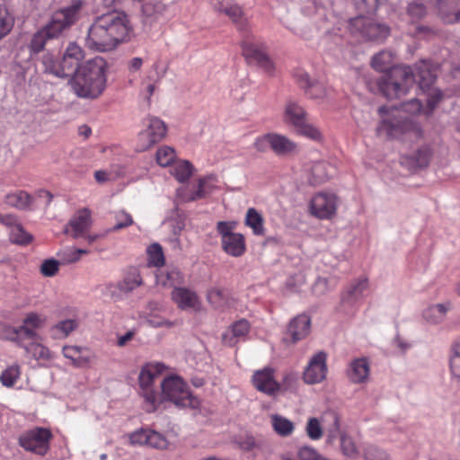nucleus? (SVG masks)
<instances>
[{
  "mask_svg": "<svg viewBox=\"0 0 460 460\" xmlns=\"http://www.w3.org/2000/svg\"><path fill=\"white\" fill-rule=\"evenodd\" d=\"M129 22L122 12H111L95 18L88 30L86 44L101 52L113 49L129 32Z\"/></svg>",
  "mask_w": 460,
  "mask_h": 460,
  "instance_id": "obj_1",
  "label": "nucleus"
},
{
  "mask_svg": "<svg viewBox=\"0 0 460 460\" xmlns=\"http://www.w3.org/2000/svg\"><path fill=\"white\" fill-rule=\"evenodd\" d=\"M107 62L95 57L84 63L72 77L71 87L80 98L96 99L106 88Z\"/></svg>",
  "mask_w": 460,
  "mask_h": 460,
  "instance_id": "obj_2",
  "label": "nucleus"
},
{
  "mask_svg": "<svg viewBox=\"0 0 460 460\" xmlns=\"http://www.w3.org/2000/svg\"><path fill=\"white\" fill-rule=\"evenodd\" d=\"M412 85V70L407 66L392 67L377 81L379 91L388 99H397L405 95Z\"/></svg>",
  "mask_w": 460,
  "mask_h": 460,
  "instance_id": "obj_3",
  "label": "nucleus"
},
{
  "mask_svg": "<svg viewBox=\"0 0 460 460\" xmlns=\"http://www.w3.org/2000/svg\"><path fill=\"white\" fill-rule=\"evenodd\" d=\"M162 398L164 401L172 402L179 408L196 409L199 401L193 396L182 378L178 376H170L161 383Z\"/></svg>",
  "mask_w": 460,
  "mask_h": 460,
  "instance_id": "obj_4",
  "label": "nucleus"
},
{
  "mask_svg": "<svg viewBox=\"0 0 460 460\" xmlns=\"http://www.w3.org/2000/svg\"><path fill=\"white\" fill-rule=\"evenodd\" d=\"M53 438L51 430L44 427H33L24 430L18 438V445L25 451L44 456L50 449Z\"/></svg>",
  "mask_w": 460,
  "mask_h": 460,
  "instance_id": "obj_5",
  "label": "nucleus"
},
{
  "mask_svg": "<svg viewBox=\"0 0 460 460\" xmlns=\"http://www.w3.org/2000/svg\"><path fill=\"white\" fill-rule=\"evenodd\" d=\"M284 121L292 125L300 135L315 141L322 139L320 130L307 121L305 111L295 101L289 100L287 102L284 111Z\"/></svg>",
  "mask_w": 460,
  "mask_h": 460,
  "instance_id": "obj_6",
  "label": "nucleus"
},
{
  "mask_svg": "<svg viewBox=\"0 0 460 460\" xmlns=\"http://www.w3.org/2000/svg\"><path fill=\"white\" fill-rule=\"evenodd\" d=\"M83 7L82 0H73L67 7L55 12L51 21L42 29L49 39L58 38L79 18Z\"/></svg>",
  "mask_w": 460,
  "mask_h": 460,
  "instance_id": "obj_7",
  "label": "nucleus"
},
{
  "mask_svg": "<svg viewBox=\"0 0 460 460\" xmlns=\"http://www.w3.org/2000/svg\"><path fill=\"white\" fill-rule=\"evenodd\" d=\"M350 31L369 41H383L390 34L388 25L364 15L350 20Z\"/></svg>",
  "mask_w": 460,
  "mask_h": 460,
  "instance_id": "obj_8",
  "label": "nucleus"
},
{
  "mask_svg": "<svg viewBox=\"0 0 460 460\" xmlns=\"http://www.w3.org/2000/svg\"><path fill=\"white\" fill-rule=\"evenodd\" d=\"M165 366L162 363L147 364L140 371L138 376L142 396L146 402V411L154 412L157 409L156 394L152 389L155 378L163 373Z\"/></svg>",
  "mask_w": 460,
  "mask_h": 460,
  "instance_id": "obj_9",
  "label": "nucleus"
},
{
  "mask_svg": "<svg viewBox=\"0 0 460 460\" xmlns=\"http://www.w3.org/2000/svg\"><path fill=\"white\" fill-rule=\"evenodd\" d=\"M242 53L249 64L256 65L264 72L271 74L274 65L267 54L263 43L255 40L253 36H247L242 42Z\"/></svg>",
  "mask_w": 460,
  "mask_h": 460,
  "instance_id": "obj_10",
  "label": "nucleus"
},
{
  "mask_svg": "<svg viewBox=\"0 0 460 460\" xmlns=\"http://www.w3.org/2000/svg\"><path fill=\"white\" fill-rule=\"evenodd\" d=\"M380 129L385 131L386 134L392 137L409 135L412 138L419 139L423 136V130L420 125L407 118L384 119L380 126Z\"/></svg>",
  "mask_w": 460,
  "mask_h": 460,
  "instance_id": "obj_11",
  "label": "nucleus"
},
{
  "mask_svg": "<svg viewBox=\"0 0 460 460\" xmlns=\"http://www.w3.org/2000/svg\"><path fill=\"white\" fill-rule=\"evenodd\" d=\"M146 128L139 134L142 142L141 150H146L161 141L166 134V126L156 117H148L144 120Z\"/></svg>",
  "mask_w": 460,
  "mask_h": 460,
  "instance_id": "obj_12",
  "label": "nucleus"
},
{
  "mask_svg": "<svg viewBox=\"0 0 460 460\" xmlns=\"http://www.w3.org/2000/svg\"><path fill=\"white\" fill-rule=\"evenodd\" d=\"M84 58L82 49L75 43H71L59 61L61 78L75 76L80 68V62Z\"/></svg>",
  "mask_w": 460,
  "mask_h": 460,
  "instance_id": "obj_13",
  "label": "nucleus"
},
{
  "mask_svg": "<svg viewBox=\"0 0 460 460\" xmlns=\"http://www.w3.org/2000/svg\"><path fill=\"white\" fill-rule=\"evenodd\" d=\"M327 373L326 354L323 351L315 354L309 361L304 371V380L306 384H317L325 379Z\"/></svg>",
  "mask_w": 460,
  "mask_h": 460,
  "instance_id": "obj_14",
  "label": "nucleus"
},
{
  "mask_svg": "<svg viewBox=\"0 0 460 460\" xmlns=\"http://www.w3.org/2000/svg\"><path fill=\"white\" fill-rule=\"evenodd\" d=\"M91 225V212L89 209L84 208L77 211L69 220L64 233L70 234L73 238L78 239L85 236V233L90 229Z\"/></svg>",
  "mask_w": 460,
  "mask_h": 460,
  "instance_id": "obj_15",
  "label": "nucleus"
},
{
  "mask_svg": "<svg viewBox=\"0 0 460 460\" xmlns=\"http://www.w3.org/2000/svg\"><path fill=\"white\" fill-rule=\"evenodd\" d=\"M413 84L416 82L420 88L426 92L429 89L437 79L435 67L428 61L421 60L414 65L412 69Z\"/></svg>",
  "mask_w": 460,
  "mask_h": 460,
  "instance_id": "obj_16",
  "label": "nucleus"
},
{
  "mask_svg": "<svg viewBox=\"0 0 460 460\" xmlns=\"http://www.w3.org/2000/svg\"><path fill=\"white\" fill-rule=\"evenodd\" d=\"M252 384L255 388L268 395H275L280 389V385L274 379L273 369L265 367L253 374Z\"/></svg>",
  "mask_w": 460,
  "mask_h": 460,
  "instance_id": "obj_17",
  "label": "nucleus"
},
{
  "mask_svg": "<svg viewBox=\"0 0 460 460\" xmlns=\"http://www.w3.org/2000/svg\"><path fill=\"white\" fill-rule=\"evenodd\" d=\"M311 211L319 218H329L336 211L335 197L324 193L315 195L311 201Z\"/></svg>",
  "mask_w": 460,
  "mask_h": 460,
  "instance_id": "obj_18",
  "label": "nucleus"
},
{
  "mask_svg": "<svg viewBox=\"0 0 460 460\" xmlns=\"http://www.w3.org/2000/svg\"><path fill=\"white\" fill-rule=\"evenodd\" d=\"M63 355L72 361L76 367H88L94 358L93 352L86 347L76 345H66L63 347Z\"/></svg>",
  "mask_w": 460,
  "mask_h": 460,
  "instance_id": "obj_19",
  "label": "nucleus"
},
{
  "mask_svg": "<svg viewBox=\"0 0 460 460\" xmlns=\"http://www.w3.org/2000/svg\"><path fill=\"white\" fill-rule=\"evenodd\" d=\"M167 5L162 2H147L142 6V22L151 28L155 22L164 18Z\"/></svg>",
  "mask_w": 460,
  "mask_h": 460,
  "instance_id": "obj_20",
  "label": "nucleus"
},
{
  "mask_svg": "<svg viewBox=\"0 0 460 460\" xmlns=\"http://www.w3.org/2000/svg\"><path fill=\"white\" fill-rule=\"evenodd\" d=\"M311 319L308 315L302 314L294 317L288 326V334L290 335L293 342L305 338L310 332Z\"/></svg>",
  "mask_w": 460,
  "mask_h": 460,
  "instance_id": "obj_21",
  "label": "nucleus"
},
{
  "mask_svg": "<svg viewBox=\"0 0 460 460\" xmlns=\"http://www.w3.org/2000/svg\"><path fill=\"white\" fill-rule=\"evenodd\" d=\"M271 150L278 155L287 156L296 154L299 148L287 137L271 133Z\"/></svg>",
  "mask_w": 460,
  "mask_h": 460,
  "instance_id": "obj_22",
  "label": "nucleus"
},
{
  "mask_svg": "<svg viewBox=\"0 0 460 460\" xmlns=\"http://www.w3.org/2000/svg\"><path fill=\"white\" fill-rule=\"evenodd\" d=\"M438 7L445 22H460V0H438Z\"/></svg>",
  "mask_w": 460,
  "mask_h": 460,
  "instance_id": "obj_23",
  "label": "nucleus"
},
{
  "mask_svg": "<svg viewBox=\"0 0 460 460\" xmlns=\"http://www.w3.org/2000/svg\"><path fill=\"white\" fill-rule=\"evenodd\" d=\"M223 251L233 257L242 256L246 250L244 236L237 233L221 241Z\"/></svg>",
  "mask_w": 460,
  "mask_h": 460,
  "instance_id": "obj_24",
  "label": "nucleus"
},
{
  "mask_svg": "<svg viewBox=\"0 0 460 460\" xmlns=\"http://www.w3.org/2000/svg\"><path fill=\"white\" fill-rule=\"evenodd\" d=\"M369 375V364L366 358H357L351 361L348 376L352 383H364Z\"/></svg>",
  "mask_w": 460,
  "mask_h": 460,
  "instance_id": "obj_25",
  "label": "nucleus"
},
{
  "mask_svg": "<svg viewBox=\"0 0 460 460\" xmlns=\"http://www.w3.org/2000/svg\"><path fill=\"white\" fill-rule=\"evenodd\" d=\"M250 332V323L245 319H241L232 324L231 329L223 334V342L227 346H234L237 338H243Z\"/></svg>",
  "mask_w": 460,
  "mask_h": 460,
  "instance_id": "obj_26",
  "label": "nucleus"
},
{
  "mask_svg": "<svg viewBox=\"0 0 460 460\" xmlns=\"http://www.w3.org/2000/svg\"><path fill=\"white\" fill-rule=\"evenodd\" d=\"M172 298L181 309L193 308L199 302L197 295L185 288H175Z\"/></svg>",
  "mask_w": 460,
  "mask_h": 460,
  "instance_id": "obj_27",
  "label": "nucleus"
},
{
  "mask_svg": "<svg viewBox=\"0 0 460 460\" xmlns=\"http://www.w3.org/2000/svg\"><path fill=\"white\" fill-rule=\"evenodd\" d=\"M336 173V168L326 161H319L312 167V175L316 184L324 182Z\"/></svg>",
  "mask_w": 460,
  "mask_h": 460,
  "instance_id": "obj_28",
  "label": "nucleus"
},
{
  "mask_svg": "<svg viewBox=\"0 0 460 460\" xmlns=\"http://www.w3.org/2000/svg\"><path fill=\"white\" fill-rule=\"evenodd\" d=\"M429 153L427 148L418 149L413 155H403L401 164L409 169L423 168L429 164Z\"/></svg>",
  "mask_w": 460,
  "mask_h": 460,
  "instance_id": "obj_29",
  "label": "nucleus"
},
{
  "mask_svg": "<svg viewBox=\"0 0 460 460\" xmlns=\"http://www.w3.org/2000/svg\"><path fill=\"white\" fill-rule=\"evenodd\" d=\"M367 279H363L351 284L343 293L341 301L349 305L357 302L363 296L364 292L367 289Z\"/></svg>",
  "mask_w": 460,
  "mask_h": 460,
  "instance_id": "obj_30",
  "label": "nucleus"
},
{
  "mask_svg": "<svg viewBox=\"0 0 460 460\" xmlns=\"http://www.w3.org/2000/svg\"><path fill=\"white\" fill-rule=\"evenodd\" d=\"M299 83L301 87L305 89L306 93L312 99H323L327 95L326 87L321 83H311L307 74L300 75Z\"/></svg>",
  "mask_w": 460,
  "mask_h": 460,
  "instance_id": "obj_31",
  "label": "nucleus"
},
{
  "mask_svg": "<svg viewBox=\"0 0 460 460\" xmlns=\"http://www.w3.org/2000/svg\"><path fill=\"white\" fill-rule=\"evenodd\" d=\"M143 284L142 278L137 270H130L117 287L123 293H129Z\"/></svg>",
  "mask_w": 460,
  "mask_h": 460,
  "instance_id": "obj_32",
  "label": "nucleus"
},
{
  "mask_svg": "<svg viewBox=\"0 0 460 460\" xmlns=\"http://www.w3.org/2000/svg\"><path fill=\"white\" fill-rule=\"evenodd\" d=\"M270 418L272 428L278 435L288 437L293 433L295 426L291 420L279 414H273Z\"/></svg>",
  "mask_w": 460,
  "mask_h": 460,
  "instance_id": "obj_33",
  "label": "nucleus"
},
{
  "mask_svg": "<svg viewBox=\"0 0 460 460\" xmlns=\"http://www.w3.org/2000/svg\"><path fill=\"white\" fill-rule=\"evenodd\" d=\"M449 368L451 375L455 378L460 379V337L450 345Z\"/></svg>",
  "mask_w": 460,
  "mask_h": 460,
  "instance_id": "obj_34",
  "label": "nucleus"
},
{
  "mask_svg": "<svg viewBox=\"0 0 460 460\" xmlns=\"http://www.w3.org/2000/svg\"><path fill=\"white\" fill-rule=\"evenodd\" d=\"M32 198L26 191L19 190L14 193L8 194L5 197V202L12 207L19 209H26L31 204Z\"/></svg>",
  "mask_w": 460,
  "mask_h": 460,
  "instance_id": "obj_35",
  "label": "nucleus"
},
{
  "mask_svg": "<svg viewBox=\"0 0 460 460\" xmlns=\"http://www.w3.org/2000/svg\"><path fill=\"white\" fill-rule=\"evenodd\" d=\"M245 225L252 229L254 234H264L263 217L255 208H251L247 210Z\"/></svg>",
  "mask_w": 460,
  "mask_h": 460,
  "instance_id": "obj_36",
  "label": "nucleus"
},
{
  "mask_svg": "<svg viewBox=\"0 0 460 460\" xmlns=\"http://www.w3.org/2000/svg\"><path fill=\"white\" fill-rule=\"evenodd\" d=\"M447 308L443 304H437L427 308L423 313L425 320L432 324H438L445 319Z\"/></svg>",
  "mask_w": 460,
  "mask_h": 460,
  "instance_id": "obj_37",
  "label": "nucleus"
},
{
  "mask_svg": "<svg viewBox=\"0 0 460 460\" xmlns=\"http://www.w3.org/2000/svg\"><path fill=\"white\" fill-rule=\"evenodd\" d=\"M192 170V164L189 161L184 160L172 166V173L180 182H184L190 177Z\"/></svg>",
  "mask_w": 460,
  "mask_h": 460,
  "instance_id": "obj_38",
  "label": "nucleus"
},
{
  "mask_svg": "<svg viewBox=\"0 0 460 460\" xmlns=\"http://www.w3.org/2000/svg\"><path fill=\"white\" fill-rule=\"evenodd\" d=\"M32 235L27 233L21 224L15 225L10 232V239L13 243L26 245L32 241Z\"/></svg>",
  "mask_w": 460,
  "mask_h": 460,
  "instance_id": "obj_39",
  "label": "nucleus"
},
{
  "mask_svg": "<svg viewBox=\"0 0 460 460\" xmlns=\"http://www.w3.org/2000/svg\"><path fill=\"white\" fill-rule=\"evenodd\" d=\"M14 20L4 6L0 5V40L10 33Z\"/></svg>",
  "mask_w": 460,
  "mask_h": 460,
  "instance_id": "obj_40",
  "label": "nucleus"
},
{
  "mask_svg": "<svg viewBox=\"0 0 460 460\" xmlns=\"http://www.w3.org/2000/svg\"><path fill=\"white\" fill-rule=\"evenodd\" d=\"M20 376V367L15 364L5 370H4L0 376V381L4 386L12 387L14 385L16 380Z\"/></svg>",
  "mask_w": 460,
  "mask_h": 460,
  "instance_id": "obj_41",
  "label": "nucleus"
},
{
  "mask_svg": "<svg viewBox=\"0 0 460 460\" xmlns=\"http://www.w3.org/2000/svg\"><path fill=\"white\" fill-rule=\"evenodd\" d=\"M149 264L155 267H161L164 264V256L162 246L159 243H153L147 249Z\"/></svg>",
  "mask_w": 460,
  "mask_h": 460,
  "instance_id": "obj_42",
  "label": "nucleus"
},
{
  "mask_svg": "<svg viewBox=\"0 0 460 460\" xmlns=\"http://www.w3.org/2000/svg\"><path fill=\"white\" fill-rule=\"evenodd\" d=\"M16 331L18 332L17 333L18 339L16 340V344L20 347H25V345H24L25 341H27V340L34 341L38 338V334H37L36 331L32 330V328H31L23 323L21 326L16 327Z\"/></svg>",
  "mask_w": 460,
  "mask_h": 460,
  "instance_id": "obj_43",
  "label": "nucleus"
},
{
  "mask_svg": "<svg viewBox=\"0 0 460 460\" xmlns=\"http://www.w3.org/2000/svg\"><path fill=\"white\" fill-rule=\"evenodd\" d=\"M238 444L240 448L245 451L262 449L265 446V442L262 438H256L253 436L241 438Z\"/></svg>",
  "mask_w": 460,
  "mask_h": 460,
  "instance_id": "obj_44",
  "label": "nucleus"
},
{
  "mask_svg": "<svg viewBox=\"0 0 460 460\" xmlns=\"http://www.w3.org/2000/svg\"><path fill=\"white\" fill-rule=\"evenodd\" d=\"M391 57L387 52H379L376 54L371 60L372 66L380 72L390 70Z\"/></svg>",
  "mask_w": 460,
  "mask_h": 460,
  "instance_id": "obj_45",
  "label": "nucleus"
},
{
  "mask_svg": "<svg viewBox=\"0 0 460 460\" xmlns=\"http://www.w3.org/2000/svg\"><path fill=\"white\" fill-rule=\"evenodd\" d=\"M307 436L312 440H318L323 437V431L317 418H310L305 426Z\"/></svg>",
  "mask_w": 460,
  "mask_h": 460,
  "instance_id": "obj_46",
  "label": "nucleus"
},
{
  "mask_svg": "<svg viewBox=\"0 0 460 460\" xmlns=\"http://www.w3.org/2000/svg\"><path fill=\"white\" fill-rule=\"evenodd\" d=\"M115 219L117 220V224L111 228H109L111 232L119 231L134 224L132 217L125 210L116 212Z\"/></svg>",
  "mask_w": 460,
  "mask_h": 460,
  "instance_id": "obj_47",
  "label": "nucleus"
},
{
  "mask_svg": "<svg viewBox=\"0 0 460 460\" xmlns=\"http://www.w3.org/2000/svg\"><path fill=\"white\" fill-rule=\"evenodd\" d=\"M174 158V150L169 146L161 147L156 152L157 164L163 167L170 165Z\"/></svg>",
  "mask_w": 460,
  "mask_h": 460,
  "instance_id": "obj_48",
  "label": "nucleus"
},
{
  "mask_svg": "<svg viewBox=\"0 0 460 460\" xmlns=\"http://www.w3.org/2000/svg\"><path fill=\"white\" fill-rule=\"evenodd\" d=\"M42 65L45 73L52 74L61 78L59 62L57 63L51 54L47 53L42 56Z\"/></svg>",
  "mask_w": 460,
  "mask_h": 460,
  "instance_id": "obj_49",
  "label": "nucleus"
},
{
  "mask_svg": "<svg viewBox=\"0 0 460 460\" xmlns=\"http://www.w3.org/2000/svg\"><path fill=\"white\" fill-rule=\"evenodd\" d=\"M212 179V176H208L199 180L198 189L189 197L185 198L186 201H194L197 199H204L209 194V190H207L206 187L208 181Z\"/></svg>",
  "mask_w": 460,
  "mask_h": 460,
  "instance_id": "obj_50",
  "label": "nucleus"
},
{
  "mask_svg": "<svg viewBox=\"0 0 460 460\" xmlns=\"http://www.w3.org/2000/svg\"><path fill=\"white\" fill-rule=\"evenodd\" d=\"M236 227V223L234 221H218L217 223L216 229L218 234L221 236V241L228 238L232 235H234L236 233L234 232Z\"/></svg>",
  "mask_w": 460,
  "mask_h": 460,
  "instance_id": "obj_51",
  "label": "nucleus"
},
{
  "mask_svg": "<svg viewBox=\"0 0 460 460\" xmlns=\"http://www.w3.org/2000/svg\"><path fill=\"white\" fill-rule=\"evenodd\" d=\"M428 91V100L427 105L429 107V111L426 112L428 116H429L438 102L443 98V93L438 88H433L432 86L429 89H426Z\"/></svg>",
  "mask_w": 460,
  "mask_h": 460,
  "instance_id": "obj_52",
  "label": "nucleus"
},
{
  "mask_svg": "<svg viewBox=\"0 0 460 460\" xmlns=\"http://www.w3.org/2000/svg\"><path fill=\"white\" fill-rule=\"evenodd\" d=\"M407 13L412 21H419L426 15L427 9L423 4L412 2L407 7Z\"/></svg>",
  "mask_w": 460,
  "mask_h": 460,
  "instance_id": "obj_53",
  "label": "nucleus"
},
{
  "mask_svg": "<svg viewBox=\"0 0 460 460\" xmlns=\"http://www.w3.org/2000/svg\"><path fill=\"white\" fill-rule=\"evenodd\" d=\"M148 434V441L147 445L151 447L157 448V449H164L168 446V442L166 438L160 433L149 430L147 432Z\"/></svg>",
  "mask_w": 460,
  "mask_h": 460,
  "instance_id": "obj_54",
  "label": "nucleus"
},
{
  "mask_svg": "<svg viewBox=\"0 0 460 460\" xmlns=\"http://www.w3.org/2000/svg\"><path fill=\"white\" fill-rule=\"evenodd\" d=\"M341 447L342 453L347 456L355 457L358 454L354 441L345 434H341Z\"/></svg>",
  "mask_w": 460,
  "mask_h": 460,
  "instance_id": "obj_55",
  "label": "nucleus"
},
{
  "mask_svg": "<svg viewBox=\"0 0 460 460\" xmlns=\"http://www.w3.org/2000/svg\"><path fill=\"white\" fill-rule=\"evenodd\" d=\"M59 265L58 260L47 259L40 265V273L45 277H53L58 273Z\"/></svg>",
  "mask_w": 460,
  "mask_h": 460,
  "instance_id": "obj_56",
  "label": "nucleus"
},
{
  "mask_svg": "<svg viewBox=\"0 0 460 460\" xmlns=\"http://www.w3.org/2000/svg\"><path fill=\"white\" fill-rule=\"evenodd\" d=\"M77 327V323L75 320H64L57 323L53 327V331L62 335L63 337L68 336Z\"/></svg>",
  "mask_w": 460,
  "mask_h": 460,
  "instance_id": "obj_57",
  "label": "nucleus"
},
{
  "mask_svg": "<svg viewBox=\"0 0 460 460\" xmlns=\"http://www.w3.org/2000/svg\"><path fill=\"white\" fill-rule=\"evenodd\" d=\"M49 40V37L45 34V32L41 30L36 32L30 43V49L34 53L40 52L45 46L46 40Z\"/></svg>",
  "mask_w": 460,
  "mask_h": 460,
  "instance_id": "obj_58",
  "label": "nucleus"
},
{
  "mask_svg": "<svg viewBox=\"0 0 460 460\" xmlns=\"http://www.w3.org/2000/svg\"><path fill=\"white\" fill-rule=\"evenodd\" d=\"M382 0H358L357 8L361 13L372 14L376 12Z\"/></svg>",
  "mask_w": 460,
  "mask_h": 460,
  "instance_id": "obj_59",
  "label": "nucleus"
},
{
  "mask_svg": "<svg viewBox=\"0 0 460 460\" xmlns=\"http://www.w3.org/2000/svg\"><path fill=\"white\" fill-rule=\"evenodd\" d=\"M17 333L16 327L0 323V339L16 343Z\"/></svg>",
  "mask_w": 460,
  "mask_h": 460,
  "instance_id": "obj_60",
  "label": "nucleus"
},
{
  "mask_svg": "<svg viewBox=\"0 0 460 460\" xmlns=\"http://www.w3.org/2000/svg\"><path fill=\"white\" fill-rule=\"evenodd\" d=\"M331 289L329 280L326 278L319 277L312 287V291L315 296H323Z\"/></svg>",
  "mask_w": 460,
  "mask_h": 460,
  "instance_id": "obj_61",
  "label": "nucleus"
},
{
  "mask_svg": "<svg viewBox=\"0 0 460 460\" xmlns=\"http://www.w3.org/2000/svg\"><path fill=\"white\" fill-rule=\"evenodd\" d=\"M45 319L41 318L36 313H30L23 319L22 323L32 328V330L36 331L39 328H41L44 324Z\"/></svg>",
  "mask_w": 460,
  "mask_h": 460,
  "instance_id": "obj_62",
  "label": "nucleus"
},
{
  "mask_svg": "<svg viewBox=\"0 0 460 460\" xmlns=\"http://www.w3.org/2000/svg\"><path fill=\"white\" fill-rule=\"evenodd\" d=\"M305 283V275L299 272L288 279L287 281V288L292 292H297Z\"/></svg>",
  "mask_w": 460,
  "mask_h": 460,
  "instance_id": "obj_63",
  "label": "nucleus"
},
{
  "mask_svg": "<svg viewBox=\"0 0 460 460\" xmlns=\"http://www.w3.org/2000/svg\"><path fill=\"white\" fill-rule=\"evenodd\" d=\"M366 460H388L386 455L375 446H369L364 453Z\"/></svg>",
  "mask_w": 460,
  "mask_h": 460,
  "instance_id": "obj_64",
  "label": "nucleus"
}]
</instances>
